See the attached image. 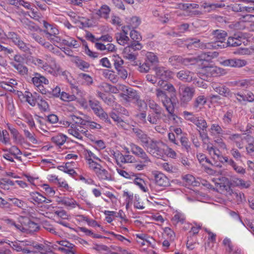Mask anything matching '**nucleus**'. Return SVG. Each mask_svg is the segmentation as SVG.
Segmentation results:
<instances>
[{
  "mask_svg": "<svg viewBox=\"0 0 254 254\" xmlns=\"http://www.w3.org/2000/svg\"><path fill=\"white\" fill-rule=\"evenodd\" d=\"M213 35L215 38V41L214 42L201 44L199 45L198 47L201 49H217L225 47L226 43L224 42V41L227 36V33L221 30H216L214 31Z\"/></svg>",
  "mask_w": 254,
  "mask_h": 254,
  "instance_id": "nucleus-1",
  "label": "nucleus"
},
{
  "mask_svg": "<svg viewBox=\"0 0 254 254\" xmlns=\"http://www.w3.org/2000/svg\"><path fill=\"white\" fill-rule=\"evenodd\" d=\"M165 147V144L162 141L153 139L145 149L154 157L160 158L164 155Z\"/></svg>",
  "mask_w": 254,
  "mask_h": 254,
  "instance_id": "nucleus-2",
  "label": "nucleus"
},
{
  "mask_svg": "<svg viewBox=\"0 0 254 254\" xmlns=\"http://www.w3.org/2000/svg\"><path fill=\"white\" fill-rule=\"evenodd\" d=\"M184 118L186 120L194 124L197 127L199 132L200 130H206L208 126L206 121L201 117H197L192 113L185 111L183 113Z\"/></svg>",
  "mask_w": 254,
  "mask_h": 254,
  "instance_id": "nucleus-3",
  "label": "nucleus"
},
{
  "mask_svg": "<svg viewBox=\"0 0 254 254\" xmlns=\"http://www.w3.org/2000/svg\"><path fill=\"white\" fill-rule=\"evenodd\" d=\"M203 141V146L205 150L213 159H218L221 162H223V157L220 154L219 150L217 149L213 144L209 141V138L205 134L204 136H201Z\"/></svg>",
  "mask_w": 254,
  "mask_h": 254,
  "instance_id": "nucleus-4",
  "label": "nucleus"
},
{
  "mask_svg": "<svg viewBox=\"0 0 254 254\" xmlns=\"http://www.w3.org/2000/svg\"><path fill=\"white\" fill-rule=\"evenodd\" d=\"M195 94L194 88L188 86H182L179 88V96L181 104L186 105L193 98Z\"/></svg>",
  "mask_w": 254,
  "mask_h": 254,
  "instance_id": "nucleus-5",
  "label": "nucleus"
},
{
  "mask_svg": "<svg viewBox=\"0 0 254 254\" xmlns=\"http://www.w3.org/2000/svg\"><path fill=\"white\" fill-rule=\"evenodd\" d=\"M69 134L78 139H82L83 136H86L90 139L93 140L94 136L88 133V131L82 126L72 125L67 129Z\"/></svg>",
  "mask_w": 254,
  "mask_h": 254,
  "instance_id": "nucleus-6",
  "label": "nucleus"
},
{
  "mask_svg": "<svg viewBox=\"0 0 254 254\" xmlns=\"http://www.w3.org/2000/svg\"><path fill=\"white\" fill-rule=\"evenodd\" d=\"M225 69L216 66H206L201 67L197 74H202L206 76H217L225 74Z\"/></svg>",
  "mask_w": 254,
  "mask_h": 254,
  "instance_id": "nucleus-7",
  "label": "nucleus"
},
{
  "mask_svg": "<svg viewBox=\"0 0 254 254\" xmlns=\"http://www.w3.org/2000/svg\"><path fill=\"white\" fill-rule=\"evenodd\" d=\"M141 49V46L139 43L133 42L130 45L124 48L123 57L129 61H134L136 59L137 54L134 52Z\"/></svg>",
  "mask_w": 254,
  "mask_h": 254,
  "instance_id": "nucleus-8",
  "label": "nucleus"
},
{
  "mask_svg": "<svg viewBox=\"0 0 254 254\" xmlns=\"http://www.w3.org/2000/svg\"><path fill=\"white\" fill-rule=\"evenodd\" d=\"M19 221L21 223L20 231L21 232H34L39 229L38 224L30 221L28 218L20 217Z\"/></svg>",
  "mask_w": 254,
  "mask_h": 254,
  "instance_id": "nucleus-9",
  "label": "nucleus"
},
{
  "mask_svg": "<svg viewBox=\"0 0 254 254\" xmlns=\"http://www.w3.org/2000/svg\"><path fill=\"white\" fill-rule=\"evenodd\" d=\"M32 81L42 94H46L47 93V90L44 87L43 84L47 85L49 82L45 77L40 73H36L32 78Z\"/></svg>",
  "mask_w": 254,
  "mask_h": 254,
  "instance_id": "nucleus-10",
  "label": "nucleus"
},
{
  "mask_svg": "<svg viewBox=\"0 0 254 254\" xmlns=\"http://www.w3.org/2000/svg\"><path fill=\"white\" fill-rule=\"evenodd\" d=\"M156 96L159 100H160L167 111L172 110L173 104L171 99L167 95L166 93L160 88L156 89Z\"/></svg>",
  "mask_w": 254,
  "mask_h": 254,
  "instance_id": "nucleus-11",
  "label": "nucleus"
},
{
  "mask_svg": "<svg viewBox=\"0 0 254 254\" xmlns=\"http://www.w3.org/2000/svg\"><path fill=\"white\" fill-rule=\"evenodd\" d=\"M120 96L125 103H129L137 100L138 95L136 91L125 86V89L123 90L122 92L120 94Z\"/></svg>",
  "mask_w": 254,
  "mask_h": 254,
  "instance_id": "nucleus-12",
  "label": "nucleus"
},
{
  "mask_svg": "<svg viewBox=\"0 0 254 254\" xmlns=\"http://www.w3.org/2000/svg\"><path fill=\"white\" fill-rule=\"evenodd\" d=\"M44 25L46 29L45 31L46 34L49 35V37H47L48 39L54 43L60 42L61 39L56 36V35L59 34V30L57 28L53 25L50 24L46 22H44Z\"/></svg>",
  "mask_w": 254,
  "mask_h": 254,
  "instance_id": "nucleus-13",
  "label": "nucleus"
},
{
  "mask_svg": "<svg viewBox=\"0 0 254 254\" xmlns=\"http://www.w3.org/2000/svg\"><path fill=\"white\" fill-rule=\"evenodd\" d=\"M89 104L94 113L97 116L101 119L105 120L107 122L110 123V120L108 119V115L104 111L98 101L90 100L89 101Z\"/></svg>",
  "mask_w": 254,
  "mask_h": 254,
  "instance_id": "nucleus-14",
  "label": "nucleus"
},
{
  "mask_svg": "<svg viewBox=\"0 0 254 254\" xmlns=\"http://www.w3.org/2000/svg\"><path fill=\"white\" fill-rule=\"evenodd\" d=\"M195 59L191 58H183L179 56H174L169 58V62L173 66H175L176 68H178L177 66L180 64H184L185 65L192 64L193 63H192V62Z\"/></svg>",
  "mask_w": 254,
  "mask_h": 254,
  "instance_id": "nucleus-15",
  "label": "nucleus"
},
{
  "mask_svg": "<svg viewBox=\"0 0 254 254\" xmlns=\"http://www.w3.org/2000/svg\"><path fill=\"white\" fill-rule=\"evenodd\" d=\"M132 130L141 145L146 148L153 139L150 138L143 131L137 128H132Z\"/></svg>",
  "mask_w": 254,
  "mask_h": 254,
  "instance_id": "nucleus-16",
  "label": "nucleus"
},
{
  "mask_svg": "<svg viewBox=\"0 0 254 254\" xmlns=\"http://www.w3.org/2000/svg\"><path fill=\"white\" fill-rule=\"evenodd\" d=\"M137 242L141 246L145 245H150L152 247L155 245V240L143 233H139L135 235Z\"/></svg>",
  "mask_w": 254,
  "mask_h": 254,
  "instance_id": "nucleus-17",
  "label": "nucleus"
},
{
  "mask_svg": "<svg viewBox=\"0 0 254 254\" xmlns=\"http://www.w3.org/2000/svg\"><path fill=\"white\" fill-rule=\"evenodd\" d=\"M128 34V27L123 26L121 32L116 34V40L117 42L121 45L124 46L128 43L129 38L127 36Z\"/></svg>",
  "mask_w": 254,
  "mask_h": 254,
  "instance_id": "nucleus-18",
  "label": "nucleus"
},
{
  "mask_svg": "<svg viewBox=\"0 0 254 254\" xmlns=\"http://www.w3.org/2000/svg\"><path fill=\"white\" fill-rule=\"evenodd\" d=\"M155 183L160 187H167L169 185L167 177L163 173L155 171L153 173Z\"/></svg>",
  "mask_w": 254,
  "mask_h": 254,
  "instance_id": "nucleus-19",
  "label": "nucleus"
},
{
  "mask_svg": "<svg viewBox=\"0 0 254 254\" xmlns=\"http://www.w3.org/2000/svg\"><path fill=\"white\" fill-rule=\"evenodd\" d=\"M45 71L54 75H64L65 73V71H63L60 65L55 61H52L48 64Z\"/></svg>",
  "mask_w": 254,
  "mask_h": 254,
  "instance_id": "nucleus-20",
  "label": "nucleus"
},
{
  "mask_svg": "<svg viewBox=\"0 0 254 254\" xmlns=\"http://www.w3.org/2000/svg\"><path fill=\"white\" fill-rule=\"evenodd\" d=\"M57 201L59 204L64 205L67 207L69 208H74L76 206L79 207L78 203L73 198L64 197H58L57 199Z\"/></svg>",
  "mask_w": 254,
  "mask_h": 254,
  "instance_id": "nucleus-21",
  "label": "nucleus"
},
{
  "mask_svg": "<svg viewBox=\"0 0 254 254\" xmlns=\"http://www.w3.org/2000/svg\"><path fill=\"white\" fill-rule=\"evenodd\" d=\"M212 87L216 92L226 97H232L233 94L231 92L230 89L224 86L217 83H212Z\"/></svg>",
  "mask_w": 254,
  "mask_h": 254,
  "instance_id": "nucleus-22",
  "label": "nucleus"
},
{
  "mask_svg": "<svg viewBox=\"0 0 254 254\" xmlns=\"http://www.w3.org/2000/svg\"><path fill=\"white\" fill-rule=\"evenodd\" d=\"M194 73L187 70H180L177 73V77L181 80L190 82L194 80Z\"/></svg>",
  "mask_w": 254,
  "mask_h": 254,
  "instance_id": "nucleus-23",
  "label": "nucleus"
},
{
  "mask_svg": "<svg viewBox=\"0 0 254 254\" xmlns=\"http://www.w3.org/2000/svg\"><path fill=\"white\" fill-rule=\"evenodd\" d=\"M212 181L214 182L216 187L221 190L224 189L226 190L228 189L230 190L229 180L225 177H222L218 179H214L212 180Z\"/></svg>",
  "mask_w": 254,
  "mask_h": 254,
  "instance_id": "nucleus-24",
  "label": "nucleus"
},
{
  "mask_svg": "<svg viewBox=\"0 0 254 254\" xmlns=\"http://www.w3.org/2000/svg\"><path fill=\"white\" fill-rule=\"evenodd\" d=\"M230 138L231 140L235 141L237 146L240 149L243 147V142L245 140H248V141H250L251 140L253 139L251 136L247 135L243 137L238 134L232 135L230 137Z\"/></svg>",
  "mask_w": 254,
  "mask_h": 254,
  "instance_id": "nucleus-25",
  "label": "nucleus"
},
{
  "mask_svg": "<svg viewBox=\"0 0 254 254\" xmlns=\"http://www.w3.org/2000/svg\"><path fill=\"white\" fill-rule=\"evenodd\" d=\"M62 43L71 48H78L80 46V43L71 37H66V38L61 40Z\"/></svg>",
  "mask_w": 254,
  "mask_h": 254,
  "instance_id": "nucleus-26",
  "label": "nucleus"
},
{
  "mask_svg": "<svg viewBox=\"0 0 254 254\" xmlns=\"http://www.w3.org/2000/svg\"><path fill=\"white\" fill-rule=\"evenodd\" d=\"M96 176L99 180L112 181L113 178L110 173L103 167L96 174Z\"/></svg>",
  "mask_w": 254,
  "mask_h": 254,
  "instance_id": "nucleus-27",
  "label": "nucleus"
},
{
  "mask_svg": "<svg viewBox=\"0 0 254 254\" xmlns=\"http://www.w3.org/2000/svg\"><path fill=\"white\" fill-rule=\"evenodd\" d=\"M223 160L231 165L236 173L241 175H244L246 173V169L242 166L237 165L232 159H229L228 157H224Z\"/></svg>",
  "mask_w": 254,
  "mask_h": 254,
  "instance_id": "nucleus-28",
  "label": "nucleus"
},
{
  "mask_svg": "<svg viewBox=\"0 0 254 254\" xmlns=\"http://www.w3.org/2000/svg\"><path fill=\"white\" fill-rule=\"evenodd\" d=\"M129 146L131 152L135 155L138 156L140 158L148 157L143 149L139 146L134 143H130Z\"/></svg>",
  "mask_w": 254,
  "mask_h": 254,
  "instance_id": "nucleus-29",
  "label": "nucleus"
},
{
  "mask_svg": "<svg viewBox=\"0 0 254 254\" xmlns=\"http://www.w3.org/2000/svg\"><path fill=\"white\" fill-rule=\"evenodd\" d=\"M111 9L107 5H103L101 7L96 10L95 14L98 16L105 19H108L110 13Z\"/></svg>",
  "mask_w": 254,
  "mask_h": 254,
  "instance_id": "nucleus-30",
  "label": "nucleus"
},
{
  "mask_svg": "<svg viewBox=\"0 0 254 254\" xmlns=\"http://www.w3.org/2000/svg\"><path fill=\"white\" fill-rule=\"evenodd\" d=\"M30 195L31 200L38 204L44 202H46L47 203H50L51 202V200L47 199L45 196L37 192H32L30 194Z\"/></svg>",
  "mask_w": 254,
  "mask_h": 254,
  "instance_id": "nucleus-31",
  "label": "nucleus"
},
{
  "mask_svg": "<svg viewBox=\"0 0 254 254\" xmlns=\"http://www.w3.org/2000/svg\"><path fill=\"white\" fill-rule=\"evenodd\" d=\"M206 103V99L204 96H199L194 100L193 108L196 111L200 110Z\"/></svg>",
  "mask_w": 254,
  "mask_h": 254,
  "instance_id": "nucleus-32",
  "label": "nucleus"
},
{
  "mask_svg": "<svg viewBox=\"0 0 254 254\" xmlns=\"http://www.w3.org/2000/svg\"><path fill=\"white\" fill-rule=\"evenodd\" d=\"M140 159L141 161L139 163L134 164V168L138 171L143 170L151 163V160L148 157L140 158Z\"/></svg>",
  "mask_w": 254,
  "mask_h": 254,
  "instance_id": "nucleus-33",
  "label": "nucleus"
},
{
  "mask_svg": "<svg viewBox=\"0 0 254 254\" xmlns=\"http://www.w3.org/2000/svg\"><path fill=\"white\" fill-rule=\"evenodd\" d=\"M29 61H31V63L34 64L35 65L43 69L45 71H46V68H47L48 66V64L47 63H45L42 59L34 57H31L29 59Z\"/></svg>",
  "mask_w": 254,
  "mask_h": 254,
  "instance_id": "nucleus-34",
  "label": "nucleus"
},
{
  "mask_svg": "<svg viewBox=\"0 0 254 254\" xmlns=\"http://www.w3.org/2000/svg\"><path fill=\"white\" fill-rule=\"evenodd\" d=\"M167 111L169 113L168 119L173 124L179 125L182 123V119L174 114V108L173 105H172V110Z\"/></svg>",
  "mask_w": 254,
  "mask_h": 254,
  "instance_id": "nucleus-35",
  "label": "nucleus"
},
{
  "mask_svg": "<svg viewBox=\"0 0 254 254\" xmlns=\"http://www.w3.org/2000/svg\"><path fill=\"white\" fill-rule=\"evenodd\" d=\"M66 136L63 134H59L52 137L51 140L58 146L63 145L66 140Z\"/></svg>",
  "mask_w": 254,
  "mask_h": 254,
  "instance_id": "nucleus-36",
  "label": "nucleus"
},
{
  "mask_svg": "<svg viewBox=\"0 0 254 254\" xmlns=\"http://www.w3.org/2000/svg\"><path fill=\"white\" fill-rule=\"evenodd\" d=\"M147 104L149 108L152 110V112L155 113L156 114H162V108L154 101L149 99L147 101Z\"/></svg>",
  "mask_w": 254,
  "mask_h": 254,
  "instance_id": "nucleus-37",
  "label": "nucleus"
},
{
  "mask_svg": "<svg viewBox=\"0 0 254 254\" xmlns=\"http://www.w3.org/2000/svg\"><path fill=\"white\" fill-rule=\"evenodd\" d=\"M88 168L90 170L96 174L102 166L94 160H89L88 162H87Z\"/></svg>",
  "mask_w": 254,
  "mask_h": 254,
  "instance_id": "nucleus-38",
  "label": "nucleus"
},
{
  "mask_svg": "<svg viewBox=\"0 0 254 254\" xmlns=\"http://www.w3.org/2000/svg\"><path fill=\"white\" fill-rule=\"evenodd\" d=\"M83 154L87 162H88L89 160H94L101 162V159L91 151L86 148H83Z\"/></svg>",
  "mask_w": 254,
  "mask_h": 254,
  "instance_id": "nucleus-39",
  "label": "nucleus"
},
{
  "mask_svg": "<svg viewBox=\"0 0 254 254\" xmlns=\"http://www.w3.org/2000/svg\"><path fill=\"white\" fill-rule=\"evenodd\" d=\"M115 156L118 158L122 163H131L134 160V157L129 155H123L119 152L115 153Z\"/></svg>",
  "mask_w": 254,
  "mask_h": 254,
  "instance_id": "nucleus-40",
  "label": "nucleus"
},
{
  "mask_svg": "<svg viewBox=\"0 0 254 254\" xmlns=\"http://www.w3.org/2000/svg\"><path fill=\"white\" fill-rule=\"evenodd\" d=\"M72 61L75 64V65L81 69H87L89 67V64L83 61V60L80 59L77 57H73Z\"/></svg>",
  "mask_w": 254,
  "mask_h": 254,
  "instance_id": "nucleus-41",
  "label": "nucleus"
},
{
  "mask_svg": "<svg viewBox=\"0 0 254 254\" xmlns=\"http://www.w3.org/2000/svg\"><path fill=\"white\" fill-rule=\"evenodd\" d=\"M10 64L17 70L20 74L23 75L27 74L28 68L21 64L11 62Z\"/></svg>",
  "mask_w": 254,
  "mask_h": 254,
  "instance_id": "nucleus-42",
  "label": "nucleus"
},
{
  "mask_svg": "<svg viewBox=\"0 0 254 254\" xmlns=\"http://www.w3.org/2000/svg\"><path fill=\"white\" fill-rule=\"evenodd\" d=\"M103 75L106 78L109 79L113 82H116L118 81L117 76L112 70L104 69L103 71Z\"/></svg>",
  "mask_w": 254,
  "mask_h": 254,
  "instance_id": "nucleus-43",
  "label": "nucleus"
},
{
  "mask_svg": "<svg viewBox=\"0 0 254 254\" xmlns=\"http://www.w3.org/2000/svg\"><path fill=\"white\" fill-rule=\"evenodd\" d=\"M209 131L210 134L213 136L218 135L223 133V129L221 127L217 124H212L209 129Z\"/></svg>",
  "mask_w": 254,
  "mask_h": 254,
  "instance_id": "nucleus-44",
  "label": "nucleus"
},
{
  "mask_svg": "<svg viewBox=\"0 0 254 254\" xmlns=\"http://www.w3.org/2000/svg\"><path fill=\"white\" fill-rule=\"evenodd\" d=\"M185 220L186 217L183 213L177 212L172 218V221L174 224L176 225L178 223L183 224Z\"/></svg>",
  "mask_w": 254,
  "mask_h": 254,
  "instance_id": "nucleus-45",
  "label": "nucleus"
},
{
  "mask_svg": "<svg viewBox=\"0 0 254 254\" xmlns=\"http://www.w3.org/2000/svg\"><path fill=\"white\" fill-rule=\"evenodd\" d=\"M128 28H136L140 24L141 20L137 16H132L128 20Z\"/></svg>",
  "mask_w": 254,
  "mask_h": 254,
  "instance_id": "nucleus-46",
  "label": "nucleus"
},
{
  "mask_svg": "<svg viewBox=\"0 0 254 254\" xmlns=\"http://www.w3.org/2000/svg\"><path fill=\"white\" fill-rule=\"evenodd\" d=\"M24 98L31 106H35L37 104V98L29 92H25Z\"/></svg>",
  "mask_w": 254,
  "mask_h": 254,
  "instance_id": "nucleus-47",
  "label": "nucleus"
},
{
  "mask_svg": "<svg viewBox=\"0 0 254 254\" xmlns=\"http://www.w3.org/2000/svg\"><path fill=\"white\" fill-rule=\"evenodd\" d=\"M7 127L11 134L12 135L13 139L14 141L16 142L20 141L21 137L18 130L10 125H7Z\"/></svg>",
  "mask_w": 254,
  "mask_h": 254,
  "instance_id": "nucleus-48",
  "label": "nucleus"
},
{
  "mask_svg": "<svg viewBox=\"0 0 254 254\" xmlns=\"http://www.w3.org/2000/svg\"><path fill=\"white\" fill-rule=\"evenodd\" d=\"M161 114H156L154 112H150L147 116V121L151 124H157L160 119Z\"/></svg>",
  "mask_w": 254,
  "mask_h": 254,
  "instance_id": "nucleus-49",
  "label": "nucleus"
},
{
  "mask_svg": "<svg viewBox=\"0 0 254 254\" xmlns=\"http://www.w3.org/2000/svg\"><path fill=\"white\" fill-rule=\"evenodd\" d=\"M134 183L143 192H146L148 191V189L146 187V183L143 179L139 178H135L134 180Z\"/></svg>",
  "mask_w": 254,
  "mask_h": 254,
  "instance_id": "nucleus-50",
  "label": "nucleus"
},
{
  "mask_svg": "<svg viewBox=\"0 0 254 254\" xmlns=\"http://www.w3.org/2000/svg\"><path fill=\"white\" fill-rule=\"evenodd\" d=\"M199 5L196 3H179L178 4V8L184 10H189L190 12V9L198 8Z\"/></svg>",
  "mask_w": 254,
  "mask_h": 254,
  "instance_id": "nucleus-51",
  "label": "nucleus"
},
{
  "mask_svg": "<svg viewBox=\"0 0 254 254\" xmlns=\"http://www.w3.org/2000/svg\"><path fill=\"white\" fill-rule=\"evenodd\" d=\"M192 59H194L195 60L193 61L192 63H193V64L196 62H200V61H210L213 58L212 56L206 53H202L199 56H198L197 58H191Z\"/></svg>",
  "mask_w": 254,
  "mask_h": 254,
  "instance_id": "nucleus-52",
  "label": "nucleus"
},
{
  "mask_svg": "<svg viewBox=\"0 0 254 254\" xmlns=\"http://www.w3.org/2000/svg\"><path fill=\"white\" fill-rule=\"evenodd\" d=\"M37 103L40 109L43 111H47L49 109V106L47 101L41 97H38Z\"/></svg>",
  "mask_w": 254,
  "mask_h": 254,
  "instance_id": "nucleus-53",
  "label": "nucleus"
},
{
  "mask_svg": "<svg viewBox=\"0 0 254 254\" xmlns=\"http://www.w3.org/2000/svg\"><path fill=\"white\" fill-rule=\"evenodd\" d=\"M45 49L54 54H58L59 53V50L58 47H55L53 45L48 42H46L45 39L41 44Z\"/></svg>",
  "mask_w": 254,
  "mask_h": 254,
  "instance_id": "nucleus-54",
  "label": "nucleus"
},
{
  "mask_svg": "<svg viewBox=\"0 0 254 254\" xmlns=\"http://www.w3.org/2000/svg\"><path fill=\"white\" fill-rule=\"evenodd\" d=\"M183 180L186 184V185L188 186H196L197 182L195 181L194 177L190 174L185 175L183 177Z\"/></svg>",
  "mask_w": 254,
  "mask_h": 254,
  "instance_id": "nucleus-55",
  "label": "nucleus"
},
{
  "mask_svg": "<svg viewBox=\"0 0 254 254\" xmlns=\"http://www.w3.org/2000/svg\"><path fill=\"white\" fill-rule=\"evenodd\" d=\"M79 78L83 83L90 85L93 83L92 78L89 75L85 73H80L79 74Z\"/></svg>",
  "mask_w": 254,
  "mask_h": 254,
  "instance_id": "nucleus-56",
  "label": "nucleus"
},
{
  "mask_svg": "<svg viewBox=\"0 0 254 254\" xmlns=\"http://www.w3.org/2000/svg\"><path fill=\"white\" fill-rule=\"evenodd\" d=\"M60 99L65 102H70L75 100L76 96L73 94H69L65 92H62Z\"/></svg>",
  "mask_w": 254,
  "mask_h": 254,
  "instance_id": "nucleus-57",
  "label": "nucleus"
},
{
  "mask_svg": "<svg viewBox=\"0 0 254 254\" xmlns=\"http://www.w3.org/2000/svg\"><path fill=\"white\" fill-rule=\"evenodd\" d=\"M241 45V41L238 37H230L227 40V46L236 47Z\"/></svg>",
  "mask_w": 254,
  "mask_h": 254,
  "instance_id": "nucleus-58",
  "label": "nucleus"
},
{
  "mask_svg": "<svg viewBox=\"0 0 254 254\" xmlns=\"http://www.w3.org/2000/svg\"><path fill=\"white\" fill-rule=\"evenodd\" d=\"M112 58L115 69H118L122 67V65L124 64V61L117 54L113 55Z\"/></svg>",
  "mask_w": 254,
  "mask_h": 254,
  "instance_id": "nucleus-59",
  "label": "nucleus"
},
{
  "mask_svg": "<svg viewBox=\"0 0 254 254\" xmlns=\"http://www.w3.org/2000/svg\"><path fill=\"white\" fill-rule=\"evenodd\" d=\"M235 183L237 186L245 189H247L251 186L250 181H245L241 179H237Z\"/></svg>",
  "mask_w": 254,
  "mask_h": 254,
  "instance_id": "nucleus-60",
  "label": "nucleus"
},
{
  "mask_svg": "<svg viewBox=\"0 0 254 254\" xmlns=\"http://www.w3.org/2000/svg\"><path fill=\"white\" fill-rule=\"evenodd\" d=\"M33 247L36 250V251L40 253V254H48L46 250H49V249H48L47 246L46 247L43 246L42 244H39L34 243V244H33Z\"/></svg>",
  "mask_w": 254,
  "mask_h": 254,
  "instance_id": "nucleus-61",
  "label": "nucleus"
},
{
  "mask_svg": "<svg viewBox=\"0 0 254 254\" xmlns=\"http://www.w3.org/2000/svg\"><path fill=\"white\" fill-rule=\"evenodd\" d=\"M8 151L11 154L14 156L16 159L21 160V157L18 155H21L22 152L16 146H12Z\"/></svg>",
  "mask_w": 254,
  "mask_h": 254,
  "instance_id": "nucleus-62",
  "label": "nucleus"
},
{
  "mask_svg": "<svg viewBox=\"0 0 254 254\" xmlns=\"http://www.w3.org/2000/svg\"><path fill=\"white\" fill-rule=\"evenodd\" d=\"M247 64V62L243 59H234L233 67L235 68H240L245 66Z\"/></svg>",
  "mask_w": 254,
  "mask_h": 254,
  "instance_id": "nucleus-63",
  "label": "nucleus"
},
{
  "mask_svg": "<svg viewBox=\"0 0 254 254\" xmlns=\"http://www.w3.org/2000/svg\"><path fill=\"white\" fill-rule=\"evenodd\" d=\"M42 189L45 191V193L49 196H53L55 194V191L53 188L49 185L44 184L41 185Z\"/></svg>",
  "mask_w": 254,
  "mask_h": 254,
  "instance_id": "nucleus-64",
  "label": "nucleus"
}]
</instances>
